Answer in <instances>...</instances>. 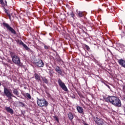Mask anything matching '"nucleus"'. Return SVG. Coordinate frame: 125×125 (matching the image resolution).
<instances>
[{
    "mask_svg": "<svg viewBox=\"0 0 125 125\" xmlns=\"http://www.w3.org/2000/svg\"><path fill=\"white\" fill-rule=\"evenodd\" d=\"M104 101L108 103H111L116 107H121L122 106L121 100L115 96H108L107 98H104Z\"/></svg>",
    "mask_w": 125,
    "mask_h": 125,
    "instance_id": "1",
    "label": "nucleus"
},
{
    "mask_svg": "<svg viewBox=\"0 0 125 125\" xmlns=\"http://www.w3.org/2000/svg\"><path fill=\"white\" fill-rule=\"evenodd\" d=\"M11 57L12 58V60L15 64L18 65V66H20L21 67L22 66V64L21 63V61L20 60V58L18 56L14 54V53L11 54Z\"/></svg>",
    "mask_w": 125,
    "mask_h": 125,
    "instance_id": "2",
    "label": "nucleus"
},
{
    "mask_svg": "<svg viewBox=\"0 0 125 125\" xmlns=\"http://www.w3.org/2000/svg\"><path fill=\"white\" fill-rule=\"evenodd\" d=\"M38 106L40 107H47L48 106V103L45 100L39 99L37 101Z\"/></svg>",
    "mask_w": 125,
    "mask_h": 125,
    "instance_id": "3",
    "label": "nucleus"
},
{
    "mask_svg": "<svg viewBox=\"0 0 125 125\" xmlns=\"http://www.w3.org/2000/svg\"><path fill=\"white\" fill-rule=\"evenodd\" d=\"M2 25L3 27H5L6 29L11 32L12 34H14V35H16V31L10 26H9V24L7 23L3 22Z\"/></svg>",
    "mask_w": 125,
    "mask_h": 125,
    "instance_id": "4",
    "label": "nucleus"
},
{
    "mask_svg": "<svg viewBox=\"0 0 125 125\" xmlns=\"http://www.w3.org/2000/svg\"><path fill=\"white\" fill-rule=\"evenodd\" d=\"M4 93L8 97V98H11V97H15L16 98L13 94H12V92H11V90H8L7 88H5L4 90Z\"/></svg>",
    "mask_w": 125,
    "mask_h": 125,
    "instance_id": "5",
    "label": "nucleus"
},
{
    "mask_svg": "<svg viewBox=\"0 0 125 125\" xmlns=\"http://www.w3.org/2000/svg\"><path fill=\"white\" fill-rule=\"evenodd\" d=\"M58 83H59V85L60 86V87H61L62 90H64V91H67L68 90L67 86H66L65 83L62 82V80L59 79Z\"/></svg>",
    "mask_w": 125,
    "mask_h": 125,
    "instance_id": "6",
    "label": "nucleus"
},
{
    "mask_svg": "<svg viewBox=\"0 0 125 125\" xmlns=\"http://www.w3.org/2000/svg\"><path fill=\"white\" fill-rule=\"evenodd\" d=\"M94 121L95 122L96 124L98 125H104V122L103 120L98 118V117L94 118Z\"/></svg>",
    "mask_w": 125,
    "mask_h": 125,
    "instance_id": "7",
    "label": "nucleus"
},
{
    "mask_svg": "<svg viewBox=\"0 0 125 125\" xmlns=\"http://www.w3.org/2000/svg\"><path fill=\"white\" fill-rule=\"evenodd\" d=\"M76 109L78 113H79V114H82V115L84 114V112L83 111V108L82 106H77Z\"/></svg>",
    "mask_w": 125,
    "mask_h": 125,
    "instance_id": "8",
    "label": "nucleus"
},
{
    "mask_svg": "<svg viewBox=\"0 0 125 125\" xmlns=\"http://www.w3.org/2000/svg\"><path fill=\"white\" fill-rule=\"evenodd\" d=\"M119 64L121 65L122 67H124V68H125V61L123 59H120L118 61Z\"/></svg>",
    "mask_w": 125,
    "mask_h": 125,
    "instance_id": "9",
    "label": "nucleus"
},
{
    "mask_svg": "<svg viewBox=\"0 0 125 125\" xmlns=\"http://www.w3.org/2000/svg\"><path fill=\"white\" fill-rule=\"evenodd\" d=\"M44 65L43 62L42 60H40L39 62L36 63V65L38 66V67H43Z\"/></svg>",
    "mask_w": 125,
    "mask_h": 125,
    "instance_id": "10",
    "label": "nucleus"
},
{
    "mask_svg": "<svg viewBox=\"0 0 125 125\" xmlns=\"http://www.w3.org/2000/svg\"><path fill=\"white\" fill-rule=\"evenodd\" d=\"M55 70L56 71V72H57V73L58 74H60V75H62V70H61V69H60V67H59V66H57L55 68Z\"/></svg>",
    "mask_w": 125,
    "mask_h": 125,
    "instance_id": "11",
    "label": "nucleus"
},
{
    "mask_svg": "<svg viewBox=\"0 0 125 125\" xmlns=\"http://www.w3.org/2000/svg\"><path fill=\"white\" fill-rule=\"evenodd\" d=\"M5 109L8 113H10V114H13V110L12 108H10V107L6 106Z\"/></svg>",
    "mask_w": 125,
    "mask_h": 125,
    "instance_id": "12",
    "label": "nucleus"
},
{
    "mask_svg": "<svg viewBox=\"0 0 125 125\" xmlns=\"http://www.w3.org/2000/svg\"><path fill=\"white\" fill-rule=\"evenodd\" d=\"M77 13L79 17H83V16H84V12L79 11L78 12L77 11Z\"/></svg>",
    "mask_w": 125,
    "mask_h": 125,
    "instance_id": "13",
    "label": "nucleus"
},
{
    "mask_svg": "<svg viewBox=\"0 0 125 125\" xmlns=\"http://www.w3.org/2000/svg\"><path fill=\"white\" fill-rule=\"evenodd\" d=\"M68 117L70 121H72V120L74 119V115H73V114H72L71 112H69L68 114Z\"/></svg>",
    "mask_w": 125,
    "mask_h": 125,
    "instance_id": "14",
    "label": "nucleus"
},
{
    "mask_svg": "<svg viewBox=\"0 0 125 125\" xmlns=\"http://www.w3.org/2000/svg\"><path fill=\"white\" fill-rule=\"evenodd\" d=\"M13 93L15 95H19V92L17 90V89L13 88Z\"/></svg>",
    "mask_w": 125,
    "mask_h": 125,
    "instance_id": "15",
    "label": "nucleus"
},
{
    "mask_svg": "<svg viewBox=\"0 0 125 125\" xmlns=\"http://www.w3.org/2000/svg\"><path fill=\"white\" fill-rule=\"evenodd\" d=\"M34 77L37 81L41 80V77H40V75H39V74L35 73L34 74Z\"/></svg>",
    "mask_w": 125,
    "mask_h": 125,
    "instance_id": "16",
    "label": "nucleus"
},
{
    "mask_svg": "<svg viewBox=\"0 0 125 125\" xmlns=\"http://www.w3.org/2000/svg\"><path fill=\"white\" fill-rule=\"evenodd\" d=\"M42 80L45 83H48V80L45 77H42Z\"/></svg>",
    "mask_w": 125,
    "mask_h": 125,
    "instance_id": "17",
    "label": "nucleus"
},
{
    "mask_svg": "<svg viewBox=\"0 0 125 125\" xmlns=\"http://www.w3.org/2000/svg\"><path fill=\"white\" fill-rule=\"evenodd\" d=\"M25 95L28 99H32V97L31 96V95H30V94H29L28 93H26Z\"/></svg>",
    "mask_w": 125,
    "mask_h": 125,
    "instance_id": "18",
    "label": "nucleus"
},
{
    "mask_svg": "<svg viewBox=\"0 0 125 125\" xmlns=\"http://www.w3.org/2000/svg\"><path fill=\"white\" fill-rule=\"evenodd\" d=\"M21 44H22V45H23V46L25 47L26 49H28V48H29L28 46L26 44H25V43H24V42H21Z\"/></svg>",
    "mask_w": 125,
    "mask_h": 125,
    "instance_id": "19",
    "label": "nucleus"
},
{
    "mask_svg": "<svg viewBox=\"0 0 125 125\" xmlns=\"http://www.w3.org/2000/svg\"><path fill=\"white\" fill-rule=\"evenodd\" d=\"M4 11H5V13H7L8 16H9V18H10H10H11V16H10V14H8V13L7 12V10L5 9V10H4Z\"/></svg>",
    "mask_w": 125,
    "mask_h": 125,
    "instance_id": "20",
    "label": "nucleus"
},
{
    "mask_svg": "<svg viewBox=\"0 0 125 125\" xmlns=\"http://www.w3.org/2000/svg\"><path fill=\"white\" fill-rule=\"evenodd\" d=\"M70 15H71V17H72V18H73V19H75V14H74L73 12H71L70 13Z\"/></svg>",
    "mask_w": 125,
    "mask_h": 125,
    "instance_id": "21",
    "label": "nucleus"
},
{
    "mask_svg": "<svg viewBox=\"0 0 125 125\" xmlns=\"http://www.w3.org/2000/svg\"><path fill=\"white\" fill-rule=\"evenodd\" d=\"M54 119L57 122H58V123H59V120L58 119V118L57 117L55 116Z\"/></svg>",
    "mask_w": 125,
    "mask_h": 125,
    "instance_id": "22",
    "label": "nucleus"
},
{
    "mask_svg": "<svg viewBox=\"0 0 125 125\" xmlns=\"http://www.w3.org/2000/svg\"><path fill=\"white\" fill-rule=\"evenodd\" d=\"M85 48H86V49L87 50H89V49H90L89 46H88L87 45H85Z\"/></svg>",
    "mask_w": 125,
    "mask_h": 125,
    "instance_id": "23",
    "label": "nucleus"
},
{
    "mask_svg": "<svg viewBox=\"0 0 125 125\" xmlns=\"http://www.w3.org/2000/svg\"><path fill=\"white\" fill-rule=\"evenodd\" d=\"M44 48L45 49H48V48H49V47L48 46L44 45Z\"/></svg>",
    "mask_w": 125,
    "mask_h": 125,
    "instance_id": "24",
    "label": "nucleus"
},
{
    "mask_svg": "<svg viewBox=\"0 0 125 125\" xmlns=\"http://www.w3.org/2000/svg\"><path fill=\"white\" fill-rule=\"evenodd\" d=\"M123 90L125 92V85L123 86Z\"/></svg>",
    "mask_w": 125,
    "mask_h": 125,
    "instance_id": "25",
    "label": "nucleus"
},
{
    "mask_svg": "<svg viewBox=\"0 0 125 125\" xmlns=\"http://www.w3.org/2000/svg\"><path fill=\"white\" fill-rule=\"evenodd\" d=\"M0 3H1V4H3V0H0Z\"/></svg>",
    "mask_w": 125,
    "mask_h": 125,
    "instance_id": "26",
    "label": "nucleus"
},
{
    "mask_svg": "<svg viewBox=\"0 0 125 125\" xmlns=\"http://www.w3.org/2000/svg\"><path fill=\"white\" fill-rule=\"evenodd\" d=\"M0 85H1V83H0Z\"/></svg>",
    "mask_w": 125,
    "mask_h": 125,
    "instance_id": "27",
    "label": "nucleus"
}]
</instances>
